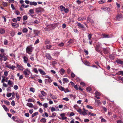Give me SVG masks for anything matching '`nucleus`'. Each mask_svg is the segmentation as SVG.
<instances>
[{"instance_id":"nucleus-45","label":"nucleus","mask_w":123,"mask_h":123,"mask_svg":"<svg viewBox=\"0 0 123 123\" xmlns=\"http://www.w3.org/2000/svg\"><path fill=\"white\" fill-rule=\"evenodd\" d=\"M30 91L32 92H35V89L33 87H31L30 88Z\"/></svg>"},{"instance_id":"nucleus-15","label":"nucleus","mask_w":123,"mask_h":123,"mask_svg":"<svg viewBox=\"0 0 123 123\" xmlns=\"http://www.w3.org/2000/svg\"><path fill=\"white\" fill-rule=\"evenodd\" d=\"M59 72L61 75H63L64 74L65 70L62 68H61Z\"/></svg>"},{"instance_id":"nucleus-5","label":"nucleus","mask_w":123,"mask_h":123,"mask_svg":"<svg viewBox=\"0 0 123 123\" xmlns=\"http://www.w3.org/2000/svg\"><path fill=\"white\" fill-rule=\"evenodd\" d=\"M122 15L120 14H118L116 16V19L118 21L122 20Z\"/></svg>"},{"instance_id":"nucleus-37","label":"nucleus","mask_w":123,"mask_h":123,"mask_svg":"<svg viewBox=\"0 0 123 123\" xmlns=\"http://www.w3.org/2000/svg\"><path fill=\"white\" fill-rule=\"evenodd\" d=\"M27 101L29 102H33L34 101V99L33 98H28Z\"/></svg>"},{"instance_id":"nucleus-26","label":"nucleus","mask_w":123,"mask_h":123,"mask_svg":"<svg viewBox=\"0 0 123 123\" xmlns=\"http://www.w3.org/2000/svg\"><path fill=\"white\" fill-rule=\"evenodd\" d=\"M106 2V0H102L99 1L98 3L99 4H102L105 3Z\"/></svg>"},{"instance_id":"nucleus-49","label":"nucleus","mask_w":123,"mask_h":123,"mask_svg":"<svg viewBox=\"0 0 123 123\" xmlns=\"http://www.w3.org/2000/svg\"><path fill=\"white\" fill-rule=\"evenodd\" d=\"M95 94L96 95L95 96H99L100 95V93L97 91L96 92Z\"/></svg>"},{"instance_id":"nucleus-13","label":"nucleus","mask_w":123,"mask_h":123,"mask_svg":"<svg viewBox=\"0 0 123 123\" xmlns=\"http://www.w3.org/2000/svg\"><path fill=\"white\" fill-rule=\"evenodd\" d=\"M50 96L51 98L53 99H57V97L55 95H54L51 93L50 94Z\"/></svg>"},{"instance_id":"nucleus-24","label":"nucleus","mask_w":123,"mask_h":123,"mask_svg":"<svg viewBox=\"0 0 123 123\" xmlns=\"http://www.w3.org/2000/svg\"><path fill=\"white\" fill-rule=\"evenodd\" d=\"M77 25L79 27L82 28H83L84 27V25L80 23H78Z\"/></svg>"},{"instance_id":"nucleus-3","label":"nucleus","mask_w":123,"mask_h":123,"mask_svg":"<svg viewBox=\"0 0 123 123\" xmlns=\"http://www.w3.org/2000/svg\"><path fill=\"white\" fill-rule=\"evenodd\" d=\"M60 116L62 117H58V118L60 119L64 120H66L67 118V117H65V113H62L60 114Z\"/></svg>"},{"instance_id":"nucleus-20","label":"nucleus","mask_w":123,"mask_h":123,"mask_svg":"<svg viewBox=\"0 0 123 123\" xmlns=\"http://www.w3.org/2000/svg\"><path fill=\"white\" fill-rule=\"evenodd\" d=\"M102 9L105 11H107L108 12H109L110 10V8H109L106 7L103 8Z\"/></svg>"},{"instance_id":"nucleus-40","label":"nucleus","mask_w":123,"mask_h":123,"mask_svg":"<svg viewBox=\"0 0 123 123\" xmlns=\"http://www.w3.org/2000/svg\"><path fill=\"white\" fill-rule=\"evenodd\" d=\"M64 43L63 42L59 43L58 44V46L59 47H62L64 46Z\"/></svg>"},{"instance_id":"nucleus-17","label":"nucleus","mask_w":123,"mask_h":123,"mask_svg":"<svg viewBox=\"0 0 123 123\" xmlns=\"http://www.w3.org/2000/svg\"><path fill=\"white\" fill-rule=\"evenodd\" d=\"M60 52L58 51H55L53 54V55L56 56H58L60 54Z\"/></svg>"},{"instance_id":"nucleus-9","label":"nucleus","mask_w":123,"mask_h":123,"mask_svg":"<svg viewBox=\"0 0 123 123\" xmlns=\"http://www.w3.org/2000/svg\"><path fill=\"white\" fill-rule=\"evenodd\" d=\"M45 81L46 83H50L52 82V80L50 78H49L45 79Z\"/></svg>"},{"instance_id":"nucleus-7","label":"nucleus","mask_w":123,"mask_h":123,"mask_svg":"<svg viewBox=\"0 0 123 123\" xmlns=\"http://www.w3.org/2000/svg\"><path fill=\"white\" fill-rule=\"evenodd\" d=\"M86 19V18L85 16L80 17H79L78 18V20L80 21L85 20Z\"/></svg>"},{"instance_id":"nucleus-63","label":"nucleus","mask_w":123,"mask_h":123,"mask_svg":"<svg viewBox=\"0 0 123 123\" xmlns=\"http://www.w3.org/2000/svg\"><path fill=\"white\" fill-rule=\"evenodd\" d=\"M16 68V67L12 65V66H11L10 67V69L13 70H14L15 68Z\"/></svg>"},{"instance_id":"nucleus-33","label":"nucleus","mask_w":123,"mask_h":123,"mask_svg":"<svg viewBox=\"0 0 123 123\" xmlns=\"http://www.w3.org/2000/svg\"><path fill=\"white\" fill-rule=\"evenodd\" d=\"M40 121L42 123H45L46 122V120L45 118H42L40 120Z\"/></svg>"},{"instance_id":"nucleus-50","label":"nucleus","mask_w":123,"mask_h":123,"mask_svg":"<svg viewBox=\"0 0 123 123\" xmlns=\"http://www.w3.org/2000/svg\"><path fill=\"white\" fill-rule=\"evenodd\" d=\"M39 23V21L37 20L36 19L33 22V23L34 24H37Z\"/></svg>"},{"instance_id":"nucleus-56","label":"nucleus","mask_w":123,"mask_h":123,"mask_svg":"<svg viewBox=\"0 0 123 123\" xmlns=\"http://www.w3.org/2000/svg\"><path fill=\"white\" fill-rule=\"evenodd\" d=\"M75 75L74 73L72 72L71 74V77L72 78H74L75 76Z\"/></svg>"},{"instance_id":"nucleus-29","label":"nucleus","mask_w":123,"mask_h":123,"mask_svg":"<svg viewBox=\"0 0 123 123\" xmlns=\"http://www.w3.org/2000/svg\"><path fill=\"white\" fill-rule=\"evenodd\" d=\"M5 31L4 29L1 28L0 29V33L1 34H3L5 32Z\"/></svg>"},{"instance_id":"nucleus-48","label":"nucleus","mask_w":123,"mask_h":123,"mask_svg":"<svg viewBox=\"0 0 123 123\" xmlns=\"http://www.w3.org/2000/svg\"><path fill=\"white\" fill-rule=\"evenodd\" d=\"M101 122L102 123H105L107 122V121L105 119L103 118L101 120Z\"/></svg>"},{"instance_id":"nucleus-28","label":"nucleus","mask_w":123,"mask_h":123,"mask_svg":"<svg viewBox=\"0 0 123 123\" xmlns=\"http://www.w3.org/2000/svg\"><path fill=\"white\" fill-rule=\"evenodd\" d=\"M13 83V82L10 80H9L7 82L9 86H11L12 85Z\"/></svg>"},{"instance_id":"nucleus-11","label":"nucleus","mask_w":123,"mask_h":123,"mask_svg":"<svg viewBox=\"0 0 123 123\" xmlns=\"http://www.w3.org/2000/svg\"><path fill=\"white\" fill-rule=\"evenodd\" d=\"M38 71L40 72V74L43 75H44L46 74V73L42 69H38Z\"/></svg>"},{"instance_id":"nucleus-62","label":"nucleus","mask_w":123,"mask_h":123,"mask_svg":"<svg viewBox=\"0 0 123 123\" xmlns=\"http://www.w3.org/2000/svg\"><path fill=\"white\" fill-rule=\"evenodd\" d=\"M15 94L14 92H13L12 93V99H14L15 97Z\"/></svg>"},{"instance_id":"nucleus-38","label":"nucleus","mask_w":123,"mask_h":123,"mask_svg":"<svg viewBox=\"0 0 123 123\" xmlns=\"http://www.w3.org/2000/svg\"><path fill=\"white\" fill-rule=\"evenodd\" d=\"M28 17L26 15L24 16L23 18V21H25L28 18Z\"/></svg>"},{"instance_id":"nucleus-58","label":"nucleus","mask_w":123,"mask_h":123,"mask_svg":"<svg viewBox=\"0 0 123 123\" xmlns=\"http://www.w3.org/2000/svg\"><path fill=\"white\" fill-rule=\"evenodd\" d=\"M39 39L38 38L37 39V40L36 41L35 43H34V44H36L38 43H39Z\"/></svg>"},{"instance_id":"nucleus-42","label":"nucleus","mask_w":123,"mask_h":123,"mask_svg":"<svg viewBox=\"0 0 123 123\" xmlns=\"http://www.w3.org/2000/svg\"><path fill=\"white\" fill-rule=\"evenodd\" d=\"M38 112H37L33 113L31 117H33L36 116L38 114Z\"/></svg>"},{"instance_id":"nucleus-12","label":"nucleus","mask_w":123,"mask_h":123,"mask_svg":"<svg viewBox=\"0 0 123 123\" xmlns=\"http://www.w3.org/2000/svg\"><path fill=\"white\" fill-rule=\"evenodd\" d=\"M23 59L24 62L25 63H26L28 59V57L24 56L23 57Z\"/></svg>"},{"instance_id":"nucleus-6","label":"nucleus","mask_w":123,"mask_h":123,"mask_svg":"<svg viewBox=\"0 0 123 123\" xmlns=\"http://www.w3.org/2000/svg\"><path fill=\"white\" fill-rule=\"evenodd\" d=\"M46 57L48 59L51 60L52 59L51 55L49 53H47L45 55Z\"/></svg>"},{"instance_id":"nucleus-35","label":"nucleus","mask_w":123,"mask_h":123,"mask_svg":"<svg viewBox=\"0 0 123 123\" xmlns=\"http://www.w3.org/2000/svg\"><path fill=\"white\" fill-rule=\"evenodd\" d=\"M52 47V46L50 44L47 45H46V49H50Z\"/></svg>"},{"instance_id":"nucleus-23","label":"nucleus","mask_w":123,"mask_h":123,"mask_svg":"<svg viewBox=\"0 0 123 123\" xmlns=\"http://www.w3.org/2000/svg\"><path fill=\"white\" fill-rule=\"evenodd\" d=\"M63 83H64V82L68 83L69 81L68 80V79L66 78H64L62 80Z\"/></svg>"},{"instance_id":"nucleus-25","label":"nucleus","mask_w":123,"mask_h":123,"mask_svg":"<svg viewBox=\"0 0 123 123\" xmlns=\"http://www.w3.org/2000/svg\"><path fill=\"white\" fill-rule=\"evenodd\" d=\"M109 58L111 60H113L115 57L113 55L111 54L109 56Z\"/></svg>"},{"instance_id":"nucleus-4","label":"nucleus","mask_w":123,"mask_h":123,"mask_svg":"<svg viewBox=\"0 0 123 123\" xmlns=\"http://www.w3.org/2000/svg\"><path fill=\"white\" fill-rule=\"evenodd\" d=\"M101 45V43H99L96 45L95 48V49L96 51L98 52H100V48Z\"/></svg>"},{"instance_id":"nucleus-8","label":"nucleus","mask_w":123,"mask_h":123,"mask_svg":"<svg viewBox=\"0 0 123 123\" xmlns=\"http://www.w3.org/2000/svg\"><path fill=\"white\" fill-rule=\"evenodd\" d=\"M116 62L118 64L123 65V61L119 59H117L116 61Z\"/></svg>"},{"instance_id":"nucleus-53","label":"nucleus","mask_w":123,"mask_h":123,"mask_svg":"<svg viewBox=\"0 0 123 123\" xmlns=\"http://www.w3.org/2000/svg\"><path fill=\"white\" fill-rule=\"evenodd\" d=\"M86 107L89 109H93V107L91 106L90 105H87L86 106Z\"/></svg>"},{"instance_id":"nucleus-36","label":"nucleus","mask_w":123,"mask_h":123,"mask_svg":"<svg viewBox=\"0 0 123 123\" xmlns=\"http://www.w3.org/2000/svg\"><path fill=\"white\" fill-rule=\"evenodd\" d=\"M22 31L24 33H26L28 31V29L26 28H24L22 30Z\"/></svg>"},{"instance_id":"nucleus-19","label":"nucleus","mask_w":123,"mask_h":123,"mask_svg":"<svg viewBox=\"0 0 123 123\" xmlns=\"http://www.w3.org/2000/svg\"><path fill=\"white\" fill-rule=\"evenodd\" d=\"M30 4L31 5H34L36 6L37 4V2L33 1V2H30Z\"/></svg>"},{"instance_id":"nucleus-41","label":"nucleus","mask_w":123,"mask_h":123,"mask_svg":"<svg viewBox=\"0 0 123 123\" xmlns=\"http://www.w3.org/2000/svg\"><path fill=\"white\" fill-rule=\"evenodd\" d=\"M95 100V102H97L98 105L101 104V102L99 100H97L95 98H94Z\"/></svg>"},{"instance_id":"nucleus-27","label":"nucleus","mask_w":123,"mask_h":123,"mask_svg":"<svg viewBox=\"0 0 123 123\" xmlns=\"http://www.w3.org/2000/svg\"><path fill=\"white\" fill-rule=\"evenodd\" d=\"M2 106L4 109V110L6 111H8V109L6 106L4 105H3Z\"/></svg>"},{"instance_id":"nucleus-54","label":"nucleus","mask_w":123,"mask_h":123,"mask_svg":"<svg viewBox=\"0 0 123 123\" xmlns=\"http://www.w3.org/2000/svg\"><path fill=\"white\" fill-rule=\"evenodd\" d=\"M3 6L4 7L7 6V3L6 2H3L2 3Z\"/></svg>"},{"instance_id":"nucleus-59","label":"nucleus","mask_w":123,"mask_h":123,"mask_svg":"<svg viewBox=\"0 0 123 123\" xmlns=\"http://www.w3.org/2000/svg\"><path fill=\"white\" fill-rule=\"evenodd\" d=\"M13 88L15 90H17L18 89V87L17 85H15L14 86Z\"/></svg>"},{"instance_id":"nucleus-1","label":"nucleus","mask_w":123,"mask_h":123,"mask_svg":"<svg viewBox=\"0 0 123 123\" xmlns=\"http://www.w3.org/2000/svg\"><path fill=\"white\" fill-rule=\"evenodd\" d=\"M32 46V45H31L26 47V53L29 54H31V53L32 52L34 49L33 47Z\"/></svg>"},{"instance_id":"nucleus-16","label":"nucleus","mask_w":123,"mask_h":123,"mask_svg":"<svg viewBox=\"0 0 123 123\" xmlns=\"http://www.w3.org/2000/svg\"><path fill=\"white\" fill-rule=\"evenodd\" d=\"M26 105L30 107H31V108L33 107V105L32 103H27V104H26Z\"/></svg>"},{"instance_id":"nucleus-61","label":"nucleus","mask_w":123,"mask_h":123,"mask_svg":"<svg viewBox=\"0 0 123 123\" xmlns=\"http://www.w3.org/2000/svg\"><path fill=\"white\" fill-rule=\"evenodd\" d=\"M73 42L74 41L73 39H71L68 41V42L69 43H73Z\"/></svg>"},{"instance_id":"nucleus-46","label":"nucleus","mask_w":123,"mask_h":123,"mask_svg":"<svg viewBox=\"0 0 123 123\" xmlns=\"http://www.w3.org/2000/svg\"><path fill=\"white\" fill-rule=\"evenodd\" d=\"M33 71L36 74H38V71L36 68H34L33 69Z\"/></svg>"},{"instance_id":"nucleus-55","label":"nucleus","mask_w":123,"mask_h":123,"mask_svg":"<svg viewBox=\"0 0 123 123\" xmlns=\"http://www.w3.org/2000/svg\"><path fill=\"white\" fill-rule=\"evenodd\" d=\"M65 13H67L69 11V9L68 8H65L64 11Z\"/></svg>"},{"instance_id":"nucleus-18","label":"nucleus","mask_w":123,"mask_h":123,"mask_svg":"<svg viewBox=\"0 0 123 123\" xmlns=\"http://www.w3.org/2000/svg\"><path fill=\"white\" fill-rule=\"evenodd\" d=\"M12 26L14 27L17 28L19 26V25L18 24L14 23H12Z\"/></svg>"},{"instance_id":"nucleus-34","label":"nucleus","mask_w":123,"mask_h":123,"mask_svg":"<svg viewBox=\"0 0 123 123\" xmlns=\"http://www.w3.org/2000/svg\"><path fill=\"white\" fill-rule=\"evenodd\" d=\"M86 89L88 92H90L91 91L92 88L90 87H88L86 88Z\"/></svg>"},{"instance_id":"nucleus-57","label":"nucleus","mask_w":123,"mask_h":123,"mask_svg":"<svg viewBox=\"0 0 123 123\" xmlns=\"http://www.w3.org/2000/svg\"><path fill=\"white\" fill-rule=\"evenodd\" d=\"M81 114L85 116L87 114L86 112L85 111H83L82 112Z\"/></svg>"},{"instance_id":"nucleus-52","label":"nucleus","mask_w":123,"mask_h":123,"mask_svg":"<svg viewBox=\"0 0 123 123\" xmlns=\"http://www.w3.org/2000/svg\"><path fill=\"white\" fill-rule=\"evenodd\" d=\"M20 120L19 118L17 117H16L15 119V120L14 121L16 122H18Z\"/></svg>"},{"instance_id":"nucleus-21","label":"nucleus","mask_w":123,"mask_h":123,"mask_svg":"<svg viewBox=\"0 0 123 123\" xmlns=\"http://www.w3.org/2000/svg\"><path fill=\"white\" fill-rule=\"evenodd\" d=\"M104 38H109L110 37V36L108 34H102Z\"/></svg>"},{"instance_id":"nucleus-22","label":"nucleus","mask_w":123,"mask_h":123,"mask_svg":"<svg viewBox=\"0 0 123 123\" xmlns=\"http://www.w3.org/2000/svg\"><path fill=\"white\" fill-rule=\"evenodd\" d=\"M50 41L48 39H46L45 40L44 43L45 44H49L50 43Z\"/></svg>"},{"instance_id":"nucleus-30","label":"nucleus","mask_w":123,"mask_h":123,"mask_svg":"<svg viewBox=\"0 0 123 123\" xmlns=\"http://www.w3.org/2000/svg\"><path fill=\"white\" fill-rule=\"evenodd\" d=\"M15 34V32L13 31H11L10 34L11 35L12 37H13Z\"/></svg>"},{"instance_id":"nucleus-32","label":"nucleus","mask_w":123,"mask_h":123,"mask_svg":"<svg viewBox=\"0 0 123 123\" xmlns=\"http://www.w3.org/2000/svg\"><path fill=\"white\" fill-rule=\"evenodd\" d=\"M88 113L89 115L92 116H96V114L95 113H93L92 112H90L89 111L88 112Z\"/></svg>"},{"instance_id":"nucleus-14","label":"nucleus","mask_w":123,"mask_h":123,"mask_svg":"<svg viewBox=\"0 0 123 123\" xmlns=\"http://www.w3.org/2000/svg\"><path fill=\"white\" fill-rule=\"evenodd\" d=\"M52 25H48L45 28V29L48 30V29H52L53 28H52Z\"/></svg>"},{"instance_id":"nucleus-47","label":"nucleus","mask_w":123,"mask_h":123,"mask_svg":"<svg viewBox=\"0 0 123 123\" xmlns=\"http://www.w3.org/2000/svg\"><path fill=\"white\" fill-rule=\"evenodd\" d=\"M29 12L30 13V15H32L34 13L33 10L32 9H31L30 10Z\"/></svg>"},{"instance_id":"nucleus-2","label":"nucleus","mask_w":123,"mask_h":123,"mask_svg":"<svg viewBox=\"0 0 123 123\" xmlns=\"http://www.w3.org/2000/svg\"><path fill=\"white\" fill-rule=\"evenodd\" d=\"M102 49L104 53L105 54H108L109 52L110 49L108 47L103 48Z\"/></svg>"},{"instance_id":"nucleus-60","label":"nucleus","mask_w":123,"mask_h":123,"mask_svg":"<svg viewBox=\"0 0 123 123\" xmlns=\"http://www.w3.org/2000/svg\"><path fill=\"white\" fill-rule=\"evenodd\" d=\"M118 79L119 80H121L123 82V78H122L120 76L118 77Z\"/></svg>"},{"instance_id":"nucleus-51","label":"nucleus","mask_w":123,"mask_h":123,"mask_svg":"<svg viewBox=\"0 0 123 123\" xmlns=\"http://www.w3.org/2000/svg\"><path fill=\"white\" fill-rule=\"evenodd\" d=\"M41 92L43 96H45L46 93L45 92L43 91H41Z\"/></svg>"},{"instance_id":"nucleus-31","label":"nucleus","mask_w":123,"mask_h":123,"mask_svg":"<svg viewBox=\"0 0 123 123\" xmlns=\"http://www.w3.org/2000/svg\"><path fill=\"white\" fill-rule=\"evenodd\" d=\"M60 10L62 11H64V10L65 8V7L61 5L60 6Z\"/></svg>"},{"instance_id":"nucleus-64","label":"nucleus","mask_w":123,"mask_h":123,"mask_svg":"<svg viewBox=\"0 0 123 123\" xmlns=\"http://www.w3.org/2000/svg\"><path fill=\"white\" fill-rule=\"evenodd\" d=\"M91 18L89 17H88L87 21V23H89L91 21Z\"/></svg>"},{"instance_id":"nucleus-44","label":"nucleus","mask_w":123,"mask_h":123,"mask_svg":"<svg viewBox=\"0 0 123 123\" xmlns=\"http://www.w3.org/2000/svg\"><path fill=\"white\" fill-rule=\"evenodd\" d=\"M88 39L89 40H91V39L92 38V35L91 34H89V33H88Z\"/></svg>"},{"instance_id":"nucleus-39","label":"nucleus","mask_w":123,"mask_h":123,"mask_svg":"<svg viewBox=\"0 0 123 123\" xmlns=\"http://www.w3.org/2000/svg\"><path fill=\"white\" fill-rule=\"evenodd\" d=\"M58 88L61 91H64V88L63 87L61 86H58Z\"/></svg>"},{"instance_id":"nucleus-43","label":"nucleus","mask_w":123,"mask_h":123,"mask_svg":"<svg viewBox=\"0 0 123 123\" xmlns=\"http://www.w3.org/2000/svg\"><path fill=\"white\" fill-rule=\"evenodd\" d=\"M8 43V41L6 39H5L4 40V43L5 45H7Z\"/></svg>"},{"instance_id":"nucleus-10","label":"nucleus","mask_w":123,"mask_h":123,"mask_svg":"<svg viewBox=\"0 0 123 123\" xmlns=\"http://www.w3.org/2000/svg\"><path fill=\"white\" fill-rule=\"evenodd\" d=\"M23 73L25 75V77L27 78L29 77V74L28 73L27 71L26 70L24 71L23 72Z\"/></svg>"}]
</instances>
